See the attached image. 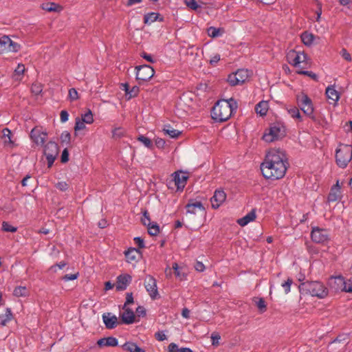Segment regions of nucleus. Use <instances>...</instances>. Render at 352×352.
<instances>
[{
  "mask_svg": "<svg viewBox=\"0 0 352 352\" xmlns=\"http://www.w3.org/2000/svg\"><path fill=\"white\" fill-rule=\"evenodd\" d=\"M288 166V159L285 151L272 148L267 153L261 163V170L265 178L276 180L285 176Z\"/></svg>",
  "mask_w": 352,
  "mask_h": 352,
  "instance_id": "nucleus-1",
  "label": "nucleus"
},
{
  "mask_svg": "<svg viewBox=\"0 0 352 352\" xmlns=\"http://www.w3.org/2000/svg\"><path fill=\"white\" fill-rule=\"evenodd\" d=\"M237 107V102L233 98L219 100L212 109V118L217 122H225L231 117Z\"/></svg>",
  "mask_w": 352,
  "mask_h": 352,
  "instance_id": "nucleus-2",
  "label": "nucleus"
},
{
  "mask_svg": "<svg viewBox=\"0 0 352 352\" xmlns=\"http://www.w3.org/2000/svg\"><path fill=\"white\" fill-rule=\"evenodd\" d=\"M300 290L305 294L318 298H324L328 295L327 288L319 281H307L299 286Z\"/></svg>",
  "mask_w": 352,
  "mask_h": 352,
  "instance_id": "nucleus-3",
  "label": "nucleus"
},
{
  "mask_svg": "<svg viewBox=\"0 0 352 352\" xmlns=\"http://www.w3.org/2000/svg\"><path fill=\"white\" fill-rule=\"evenodd\" d=\"M352 159V146L349 144H340L336 152L337 165L342 168L347 166Z\"/></svg>",
  "mask_w": 352,
  "mask_h": 352,
  "instance_id": "nucleus-4",
  "label": "nucleus"
},
{
  "mask_svg": "<svg viewBox=\"0 0 352 352\" xmlns=\"http://www.w3.org/2000/svg\"><path fill=\"white\" fill-rule=\"evenodd\" d=\"M285 135V128L280 123H274L263 135V140L268 143L279 140Z\"/></svg>",
  "mask_w": 352,
  "mask_h": 352,
  "instance_id": "nucleus-5",
  "label": "nucleus"
},
{
  "mask_svg": "<svg viewBox=\"0 0 352 352\" xmlns=\"http://www.w3.org/2000/svg\"><path fill=\"white\" fill-rule=\"evenodd\" d=\"M298 107L303 113L312 120H316L314 114V109L311 100L307 95L302 94L297 97Z\"/></svg>",
  "mask_w": 352,
  "mask_h": 352,
  "instance_id": "nucleus-6",
  "label": "nucleus"
},
{
  "mask_svg": "<svg viewBox=\"0 0 352 352\" xmlns=\"http://www.w3.org/2000/svg\"><path fill=\"white\" fill-rule=\"evenodd\" d=\"M43 147V153L46 157L48 167H51L58 155V146L55 142L50 141Z\"/></svg>",
  "mask_w": 352,
  "mask_h": 352,
  "instance_id": "nucleus-7",
  "label": "nucleus"
},
{
  "mask_svg": "<svg viewBox=\"0 0 352 352\" xmlns=\"http://www.w3.org/2000/svg\"><path fill=\"white\" fill-rule=\"evenodd\" d=\"M250 77V72L248 69H240L236 72L230 74L228 76V82L231 86L242 85Z\"/></svg>",
  "mask_w": 352,
  "mask_h": 352,
  "instance_id": "nucleus-8",
  "label": "nucleus"
},
{
  "mask_svg": "<svg viewBox=\"0 0 352 352\" xmlns=\"http://www.w3.org/2000/svg\"><path fill=\"white\" fill-rule=\"evenodd\" d=\"M311 238L314 243L321 244L327 243L330 239L329 231L317 226L312 228Z\"/></svg>",
  "mask_w": 352,
  "mask_h": 352,
  "instance_id": "nucleus-9",
  "label": "nucleus"
},
{
  "mask_svg": "<svg viewBox=\"0 0 352 352\" xmlns=\"http://www.w3.org/2000/svg\"><path fill=\"white\" fill-rule=\"evenodd\" d=\"M21 49V45L14 42L8 36H3L0 38V53L17 52Z\"/></svg>",
  "mask_w": 352,
  "mask_h": 352,
  "instance_id": "nucleus-10",
  "label": "nucleus"
},
{
  "mask_svg": "<svg viewBox=\"0 0 352 352\" xmlns=\"http://www.w3.org/2000/svg\"><path fill=\"white\" fill-rule=\"evenodd\" d=\"M135 69L137 70L136 79L138 80L147 81L155 74L154 69L148 65L137 66Z\"/></svg>",
  "mask_w": 352,
  "mask_h": 352,
  "instance_id": "nucleus-11",
  "label": "nucleus"
},
{
  "mask_svg": "<svg viewBox=\"0 0 352 352\" xmlns=\"http://www.w3.org/2000/svg\"><path fill=\"white\" fill-rule=\"evenodd\" d=\"M30 138L38 146H43L47 138V133L43 129L34 127L30 132Z\"/></svg>",
  "mask_w": 352,
  "mask_h": 352,
  "instance_id": "nucleus-12",
  "label": "nucleus"
},
{
  "mask_svg": "<svg viewBox=\"0 0 352 352\" xmlns=\"http://www.w3.org/2000/svg\"><path fill=\"white\" fill-rule=\"evenodd\" d=\"M144 286L148 295L152 299H155L159 296L157 287V281L155 278L147 275L144 279Z\"/></svg>",
  "mask_w": 352,
  "mask_h": 352,
  "instance_id": "nucleus-13",
  "label": "nucleus"
},
{
  "mask_svg": "<svg viewBox=\"0 0 352 352\" xmlns=\"http://www.w3.org/2000/svg\"><path fill=\"white\" fill-rule=\"evenodd\" d=\"M226 194L222 190H216L214 195L211 197L212 207L217 209L226 201Z\"/></svg>",
  "mask_w": 352,
  "mask_h": 352,
  "instance_id": "nucleus-14",
  "label": "nucleus"
},
{
  "mask_svg": "<svg viewBox=\"0 0 352 352\" xmlns=\"http://www.w3.org/2000/svg\"><path fill=\"white\" fill-rule=\"evenodd\" d=\"M102 318L106 328L108 329H114L119 324L118 317L111 313H104Z\"/></svg>",
  "mask_w": 352,
  "mask_h": 352,
  "instance_id": "nucleus-15",
  "label": "nucleus"
},
{
  "mask_svg": "<svg viewBox=\"0 0 352 352\" xmlns=\"http://www.w3.org/2000/svg\"><path fill=\"white\" fill-rule=\"evenodd\" d=\"M173 178L177 190H183L186 184L188 175L186 172H176L173 174Z\"/></svg>",
  "mask_w": 352,
  "mask_h": 352,
  "instance_id": "nucleus-16",
  "label": "nucleus"
},
{
  "mask_svg": "<svg viewBox=\"0 0 352 352\" xmlns=\"http://www.w3.org/2000/svg\"><path fill=\"white\" fill-rule=\"evenodd\" d=\"M124 311L120 314L122 322L126 324H131L135 322V314L130 308L122 307Z\"/></svg>",
  "mask_w": 352,
  "mask_h": 352,
  "instance_id": "nucleus-17",
  "label": "nucleus"
},
{
  "mask_svg": "<svg viewBox=\"0 0 352 352\" xmlns=\"http://www.w3.org/2000/svg\"><path fill=\"white\" fill-rule=\"evenodd\" d=\"M341 198V186L339 184V181L336 182V184L333 185L330 190L328 195V201L334 202L339 200Z\"/></svg>",
  "mask_w": 352,
  "mask_h": 352,
  "instance_id": "nucleus-18",
  "label": "nucleus"
},
{
  "mask_svg": "<svg viewBox=\"0 0 352 352\" xmlns=\"http://www.w3.org/2000/svg\"><path fill=\"white\" fill-rule=\"evenodd\" d=\"M126 261L130 263L138 262L140 257V252L135 248H130L124 252Z\"/></svg>",
  "mask_w": 352,
  "mask_h": 352,
  "instance_id": "nucleus-19",
  "label": "nucleus"
},
{
  "mask_svg": "<svg viewBox=\"0 0 352 352\" xmlns=\"http://www.w3.org/2000/svg\"><path fill=\"white\" fill-rule=\"evenodd\" d=\"M325 94L327 98L330 100V104H336L340 99V94L333 85L327 87Z\"/></svg>",
  "mask_w": 352,
  "mask_h": 352,
  "instance_id": "nucleus-20",
  "label": "nucleus"
},
{
  "mask_svg": "<svg viewBox=\"0 0 352 352\" xmlns=\"http://www.w3.org/2000/svg\"><path fill=\"white\" fill-rule=\"evenodd\" d=\"M97 344L100 347L104 346H116L118 344V339L115 337L109 336L107 338H102L97 341Z\"/></svg>",
  "mask_w": 352,
  "mask_h": 352,
  "instance_id": "nucleus-21",
  "label": "nucleus"
},
{
  "mask_svg": "<svg viewBox=\"0 0 352 352\" xmlns=\"http://www.w3.org/2000/svg\"><path fill=\"white\" fill-rule=\"evenodd\" d=\"M131 281V276L129 274L120 275L118 277L116 288L118 290H124Z\"/></svg>",
  "mask_w": 352,
  "mask_h": 352,
  "instance_id": "nucleus-22",
  "label": "nucleus"
},
{
  "mask_svg": "<svg viewBox=\"0 0 352 352\" xmlns=\"http://www.w3.org/2000/svg\"><path fill=\"white\" fill-rule=\"evenodd\" d=\"M187 213L195 214L197 211L204 212V207L200 201L189 203L186 205Z\"/></svg>",
  "mask_w": 352,
  "mask_h": 352,
  "instance_id": "nucleus-23",
  "label": "nucleus"
},
{
  "mask_svg": "<svg viewBox=\"0 0 352 352\" xmlns=\"http://www.w3.org/2000/svg\"><path fill=\"white\" fill-rule=\"evenodd\" d=\"M157 21H164V18L162 17L160 14L157 12H149L146 14L144 16V23L147 25H151V23Z\"/></svg>",
  "mask_w": 352,
  "mask_h": 352,
  "instance_id": "nucleus-24",
  "label": "nucleus"
},
{
  "mask_svg": "<svg viewBox=\"0 0 352 352\" xmlns=\"http://www.w3.org/2000/svg\"><path fill=\"white\" fill-rule=\"evenodd\" d=\"M256 219V212L255 210H252L250 212H248L245 216L242 218H240L237 220V223L241 226H245L250 222L253 221Z\"/></svg>",
  "mask_w": 352,
  "mask_h": 352,
  "instance_id": "nucleus-25",
  "label": "nucleus"
},
{
  "mask_svg": "<svg viewBox=\"0 0 352 352\" xmlns=\"http://www.w3.org/2000/svg\"><path fill=\"white\" fill-rule=\"evenodd\" d=\"M308 57L306 54H305L303 52L298 51L295 62L293 65V66L296 67H299L301 63L303 64H308Z\"/></svg>",
  "mask_w": 352,
  "mask_h": 352,
  "instance_id": "nucleus-26",
  "label": "nucleus"
},
{
  "mask_svg": "<svg viewBox=\"0 0 352 352\" xmlns=\"http://www.w3.org/2000/svg\"><path fill=\"white\" fill-rule=\"evenodd\" d=\"M300 38L304 45L308 47L312 45L315 40V36L309 32L302 33Z\"/></svg>",
  "mask_w": 352,
  "mask_h": 352,
  "instance_id": "nucleus-27",
  "label": "nucleus"
},
{
  "mask_svg": "<svg viewBox=\"0 0 352 352\" xmlns=\"http://www.w3.org/2000/svg\"><path fill=\"white\" fill-rule=\"evenodd\" d=\"M41 8L43 10L47 12H59L62 10V7L52 2L44 3L41 5Z\"/></svg>",
  "mask_w": 352,
  "mask_h": 352,
  "instance_id": "nucleus-28",
  "label": "nucleus"
},
{
  "mask_svg": "<svg viewBox=\"0 0 352 352\" xmlns=\"http://www.w3.org/2000/svg\"><path fill=\"white\" fill-rule=\"evenodd\" d=\"M13 315L10 308H6L5 314L0 315V324L6 326L8 322L12 320Z\"/></svg>",
  "mask_w": 352,
  "mask_h": 352,
  "instance_id": "nucleus-29",
  "label": "nucleus"
},
{
  "mask_svg": "<svg viewBox=\"0 0 352 352\" xmlns=\"http://www.w3.org/2000/svg\"><path fill=\"white\" fill-rule=\"evenodd\" d=\"M269 105L267 101H261L255 107L256 112L261 116H265L267 114Z\"/></svg>",
  "mask_w": 352,
  "mask_h": 352,
  "instance_id": "nucleus-30",
  "label": "nucleus"
},
{
  "mask_svg": "<svg viewBox=\"0 0 352 352\" xmlns=\"http://www.w3.org/2000/svg\"><path fill=\"white\" fill-rule=\"evenodd\" d=\"M124 350L129 352H145L144 349L139 347L135 343L127 342L122 345Z\"/></svg>",
  "mask_w": 352,
  "mask_h": 352,
  "instance_id": "nucleus-31",
  "label": "nucleus"
},
{
  "mask_svg": "<svg viewBox=\"0 0 352 352\" xmlns=\"http://www.w3.org/2000/svg\"><path fill=\"white\" fill-rule=\"evenodd\" d=\"M225 32L223 28H217L214 27H210L207 29V33L209 36L212 38H216L221 36Z\"/></svg>",
  "mask_w": 352,
  "mask_h": 352,
  "instance_id": "nucleus-32",
  "label": "nucleus"
},
{
  "mask_svg": "<svg viewBox=\"0 0 352 352\" xmlns=\"http://www.w3.org/2000/svg\"><path fill=\"white\" fill-rule=\"evenodd\" d=\"M334 279V288L336 290L344 292V287H346V280L344 278L339 276L333 278Z\"/></svg>",
  "mask_w": 352,
  "mask_h": 352,
  "instance_id": "nucleus-33",
  "label": "nucleus"
},
{
  "mask_svg": "<svg viewBox=\"0 0 352 352\" xmlns=\"http://www.w3.org/2000/svg\"><path fill=\"white\" fill-rule=\"evenodd\" d=\"M288 114L293 118L297 119L299 121H302V116L299 111V109L296 107H291L287 108Z\"/></svg>",
  "mask_w": 352,
  "mask_h": 352,
  "instance_id": "nucleus-34",
  "label": "nucleus"
},
{
  "mask_svg": "<svg viewBox=\"0 0 352 352\" xmlns=\"http://www.w3.org/2000/svg\"><path fill=\"white\" fill-rule=\"evenodd\" d=\"M163 131L165 134L168 135L172 138H177L181 133L179 131L174 129L171 128L170 126H166L164 128Z\"/></svg>",
  "mask_w": 352,
  "mask_h": 352,
  "instance_id": "nucleus-35",
  "label": "nucleus"
},
{
  "mask_svg": "<svg viewBox=\"0 0 352 352\" xmlns=\"http://www.w3.org/2000/svg\"><path fill=\"white\" fill-rule=\"evenodd\" d=\"M173 269L175 270V276L180 280H184L186 279V274L184 272H182L181 269L179 267V265L177 263H174L173 264Z\"/></svg>",
  "mask_w": 352,
  "mask_h": 352,
  "instance_id": "nucleus-36",
  "label": "nucleus"
},
{
  "mask_svg": "<svg viewBox=\"0 0 352 352\" xmlns=\"http://www.w3.org/2000/svg\"><path fill=\"white\" fill-rule=\"evenodd\" d=\"M80 120L86 124H90L94 122V116L90 110L81 115Z\"/></svg>",
  "mask_w": 352,
  "mask_h": 352,
  "instance_id": "nucleus-37",
  "label": "nucleus"
},
{
  "mask_svg": "<svg viewBox=\"0 0 352 352\" xmlns=\"http://www.w3.org/2000/svg\"><path fill=\"white\" fill-rule=\"evenodd\" d=\"M28 289L25 287H17L14 289L13 294L16 297H25L28 296Z\"/></svg>",
  "mask_w": 352,
  "mask_h": 352,
  "instance_id": "nucleus-38",
  "label": "nucleus"
},
{
  "mask_svg": "<svg viewBox=\"0 0 352 352\" xmlns=\"http://www.w3.org/2000/svg\"><path fill=\"white\" fill-rule=\"evenodd\" d=\"M3 136L5 139L4 142L6 144H10V146L13 145V142L12 141L11 135L12 133L11 131L7 128L3 129L2 131Z\"/></svg>",
  "mask_w": 352,
  "mask_h": 352,
  "instance_id": "nucleus-39",
  "label": "nucleus"
},
{
  "mask_svg": "<svg viewBox=\"0 0 352 352\" xmlns=\"http://www.w3.org/2000/svg\"><path fill=\"white\" fill-rule=\"evenodd\" d=\"M146 227L148 234L151 236H156L160 232V227L156 223H152Z\"/></svg>",
  "mask_w": 352,
  "mask_h": 352,
  "instance_id": "nucleus-40",
  "label": "nucleus"
},
{
  "mask_svg": "<svg viewBox=\"0 0 352 352\" xmlns=\"http://www.w3.org/2000/svg\"><path fill=\"white\" fill-rule=\"evenodd\" d=\"M137 140L148 148H151L153 147V143L151 140L144 135H139Z\"/></svg>",
  "mask_w": 352,
  "mask_h": 352,
  "instance_id": "nucleus-41",
  "label": "nucleus"
},
{
  "mask_svg": "<svg viewBox=\"0 0 352 352\" xmlns=\"http://www.w3.org/2000/svg\"><path fill=\"white\" fill-rule=\"evenodd\" d=\"M298 52V51H296L295 50H291L287 52V60L290 65H294Z\"/></svg>",
  "mask_w": 352,
  "mask_h": 352,
  "instance_id": "nucleus-42",
  "label": "nucleus"
},
{
  "mask_svg": "<svg viewBox=\"0 0 352 352\" xmlns=\"http://www.w3.org/2000/svg\"><path fill=\"white\" fill-rule=\"evenodd\" d=\"M254 301L261 313L266 311V303L263 298H256Z\"/></svg>",
  "mask_w": 352,
  "mask_h": 352,
  "instance_id": "nucleus-43",
  "label": "nucleus"
},
{
  "mask_svg": "<svg viewBox=\"0 0 352 352\" xmlns=\"http://www.w3.org/2000/svg\"><path fill=\"white\" fill-rule=\"evenodd\" d=\"M25 66L23 64H19L17 67L14 69V77L15 79L19 80V77L24 73Z\"/></svg>",
  "mask_w": 352,
  "mask_h": 352,
  "instance_id": "nucleus-44",
  "label": "nucleus"
},
{
  "mask_svg": "<svg viewBox=\"0 0 352 352\" xmlns=\"http://www.w3.org/2000/svg\"><path fill=\"white\" fill-rule=\"evenodd\" d=\"M60 138L61 142L63 144L65 143L67 145L70 144L71 135L68 131H63L61 133Z\"/></svg>",
  "mask_w": 352,
  "mask_h": 352,
  "instance_id": "nucleus-45",
  "label": "nucleus"
},
{
  "mask_svg": "<svg viewBox=\"0 0 352 352\" xmlns=\"http://www.w3.org/2000/svg\"><path fill=\"white\" fill-rule=\"evenodd\" d=\"M86 123L82 122L80 118H76L75 120L74 130L76 131L83 130L86 128Z\"/></svg>",
  "mask_w": 352,
  "mask_h": 352,
  "instance_id": "nucleus-46",
  "label": "nucleus"
},
{
  "mask_svg": "<svg viewBox=\"0 0 352 352\" xmlns=\"http://www.w3.org/2000/svg\"><path fill=\"white\" fill-rule=\"evenodd\" d=\"M293 283V280L291 278H288L286 281L281 284L282 287L285 290V293L287 294L290 292L291 285Z\"/></svg>",
  "mask_w": 352,
  "mask_h": 352,
  "instance_id": "nucleus-47",
  "label": "nucleus"
},
{
  "mask_svg": "<svg viewBox=\"0 0 352 352\" xmlns=\"http://www.w3.org/2000/svg\"><path fill=\"white\" fill-rule=\"evenodd\" d=\"M184 3L189 8L197 10L200 6L195 0H184Z\"/></svg>",
  "mask_w": 352,
  "mask_h": 352,
  "instance_id": "nucleus-48",
  "label": "nucleus"
},
{
  "mask_svg": "<svg viewBox=\"0 0 352 352\" xmlns=\"http://www.w3.org/2000/svg\"><path fill=\"white\" fill-rule=\"evenodd\" d=\"M42 90H43L42 86L39 83L32 84V85L31 87L32 93L36 96L40 94L42 92Z\"/></svg>",
  "mask_w": 352,
  "mask_h": 352,
  "instance_id": "nucleus-49",
  "label": "nucleus"
},
{
  "mask_svg": "<svg viewBox=\"0 0 352 352\" xmlns=\"http://www.w3.org/2000/svg\"><path fill=\"white\" fill-rule=\"evenodd\" d=\"M2 229L3 231L6 232H14L16 231V228L12 226L8 222H3L2 223Z\"/></svg>",
  "mask_w": 352,
  "mask_h": 352,
  "instance_id": "nucleus-50",
  "label": "nucleus"
},
{
  "mask_svg": "<svg viewBox=\"0 0 352 352\" xmlns=\"http://www.w3.org/2000/svg\"><path fill=\"white\" fill-rule=\"evenodd\" d=\"M68 96L70 100H76L78 98V91L75 88H71L69 89Z\"/></svg>",
  "mask_w": 352,
  "mask_h": 352,
  "instance_id": "nucleus-51",
  "label": "nucleus"
},
{
  "mask_svg": "<svg viewBox=\"0 0 352 352\" xmlns=\"http://www.w3.org/2000/svg\"><path fill=\"white\" fill-rule=\"evenodd\" d=\"M141 221L144 226H149L152 222H151V219L148 215V213L146 210L143 212L142 217L141 218Z\"/></svg>",
  "mask_w": 352,
  "mask_h": 352,
  "instance_id": "nucleus-52",
  "label": "nucleus"
},
{
  "mask_svg": "<svg viewBox=\"0 0 352 352\" xmlns=\"http://www.w3.org/2000/svg\"><path fill=\"white\" fill-rule=\"evenodd\" d=\"M140 89L138 86H133L131 89H129L128 94V98L130 99L131 98L135 97L139 93Z\"/></svg>",
  "mask_w": 352,
  "mask_h": 352,
  "instance_id": "nucleus-53",
  "label": "nucleus"
},
{
  "mask_svg": "<svg viewBox=\"0 0 352 352\" xmlns=\"http://www.w3.org/2000/svg\"><path fill=\"white\" fill-rule=\"evenodd\" d=\"M155 338L158 341H164L167 339V336L163 331L156 332L155 333Z\"/></svg>",
  "mask_w": 352,
  "mask_h": 352,
  "instance_id": "nucleus-54",
  "label": "nucleus"
},
{
  "mask_svg": "<svg viewBox=\"0 0 352 352\" xmlns=\"http://www.w3.org/2000/svg\"><path fill=\"white\" fill-rule=\"evenodd\" d=\"M221 339V336L219 333H214L211 335L212 344L213 346H218L219 344V340Z\"/></svg>",
  "mask_w": 352,
  "mask_h": 352,
  "instance_id": "nucleus-55",
  "label": "nucleus"
},
{
  "mask_svg": "<svg viewBox=\"0 0 352 352\" xmlns=\"http://www.w3.org/2000/svg\"><path fill=\"white\" fill-rule=\"evenodd\" d=\"M340 54L344 60H347L348 62L351 61V54L347 52L346 49H342Z\"/></svg>",
  "mask_w": 352,
  "mask_h": 352,
  "instance_id": "nucleus-56",
  "label": "nucleus"
},
{
  "mask_svg": "<svg viewBox=\"0 0 352 352\" xmlns=\"http://www.w3.org/2000/svg\"><path fill=\"white\" fill-rule=\"evenodd\" d=\"M56 187L61 191H66L68 189V184L65 182H60L56 184Z\"/></svg>",
  "mask_w": 352,
  "mask_h": 352,
  "instance_id": "nucleus-57",
  "label": "nucleus"
},
{
  "mask_svg": "<svg viewBox=\"0 0 352 352\" xmlns=\"http://www.w3.org/2000/svg\"><path fill=\"white\" fill-rule=\"evenodd\" d=\"M133 303V296L132 293H127L126 296V302L123 307H128V305Z\"/></svg>",
  "mask_w": 352,
  "mask_h": 352,
  "instance_id": "nucleus-58",
  "label": "nucleus"
},
{
  "mask_svg": "<svg viewBox=\"0 0 352 352\" xmlns=\"http://www.w3.org/2000/svg\"><path fill=\"white\" fill-rule=\"evenodd\" d=\"M69 161V151L67 148H65L61 155V162L63 163H66Z\"/></svg>",
  "mask_w": 352,
  "mask_h": 352,
  "instance_id": "nucleus-59",
  "label": "nucleus"
},
{
  "mask_svg": "<svg viewBox=\"0 0 352 352\" xmlns=\"http://www.w3.org/2000/svg\"><path fill=\"white\" fill-rule=\"evenodd\" d=\"M136 314L138 317H144L146 316V309L142 306H138L136 309Z\"/></svg>",
  "mask_w": 352,
  "mask_h": 352,
  "instance_id": "nucleus-60",
  "label": "nucleus"
},
{
  "mask_svg": "<svg viewBox=\"0 0 352 352\" xmlns=\"http://www.w3.org/2000/svg\"><path fill=\"white\" fill-rule=\"evenodd\" d=\"M78 277V273L74 274H66L63 277V280L65 281L74 280Z\"/></svg>",
  "mask_w": 352,
  "mask_h": 352,
  "instance_id": "nucleus-61",
  "label": "nucleus"
},
{
  "mask_svg": "<svg viewBox=\"0 0 352 352\" xmlns=\"http://www.w3.org/2000/svg\"><path fill=\"white\" fill-rule=\"evenodd\" d=\"M133 240L139 248H144V246H145L144 242V240L141 237H139V236L135 237Z\"/></svg>",
  "mask_w": 352,
  "mask_h": 352,
  "instance_id": "nucleus-62",
  "label": "nucleus"
},
{
  "mask_svg": "<svg viewBox=\"0 0 352 352\" xmlns=\"http://www.w3.org/2000/svg\"><path fill=\"white\" fill-rule=\"evenodd\" d=\"M179 349L177 344L173 342L170 343L168 346V352H179Z\"/></svg>",
  "mask_w": 352,
  "mask_h": 352,
  "instance_id": "nucleus-63",
  "label": "nucleus"
},
{
  "mask_svg": "<svg viewBox=\"0 0 352 352\" xmlns=\"http://www.w3.org/2000/svg\"><path fill=\"white\" fill-rule=\"evenodd\" d=\"M344 292L352 293V279L346 280V287H344Z\"/></svg>",
  "mask_w": 352,
  "mask_h": 352,
  "instance_id": "nucleus-64",
  "label": "nucleus"
}]
</instances>
